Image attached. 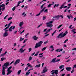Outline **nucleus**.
Masks as SVG:
<instances>
[{
	"mask_svg": "<svg viewBox=\"0 0 76 76\" xmlns=\"http://www.w3.org/2000/svg\"><path fill=\"white\" fill-rule=\"evenodd\" d=\"M63 26V24H61L58 27H57V29H59L60 28H61V26Z\"/></svg>",
	"mask_w": 76,
	"mask_h": 76,
	"instance_id": "nucleus-31",
	"label": "nucleus"
},
{
	"mask_svg": "<svg viewBox=\"0 0 76 76\" xmlns=\"http://www.w3.org/2000/svg\"><path fill=\"white\" fill-rule=\"evenodd\" d=\"M12 28H13V26H12L9 29V31L10 32H12Z\"/></svg>",
	"mask_w": 76,
	"mask_h": 76,
	"instance_id": "nucleus-17",
	"label": "nucleus"
},
{
	"mask_svg": "<svg viewBox=\"0 0 76 76\" xmlns=\"http://www.w3.org/2000/svg\"><path fill=\"white\" fill-rule=\"evenodd\" d=\"M46 19V17L45 16H43V20H45Z\"/></svg>",
	"mask_w": 76,
	"mask_h": 76,
	"instance_id": "nucleus-48",
	"label": "nucleus"
},
{
	"mask_svg": "<svg viewBox=\"0 0 76 76\" xmlns=\"http://www.w3.org/2000/svg\"><path fill=\"white\" fill-rule=\"evenodd\" d=\"M22 50H23V48H21V49H20V50H19L18 52H20V53H22Z\"/></svg>",
	"mask_w": 76,
	"mask_h": 76,
	"instance_id": "nucleus-28",
	"label": "nucleus"
},
{
	"mask_svg": "<svg viewBox=\"0 0 76 76\" xmlns=\"http://www.w3.org/2000/svg\"><path fill=\"white\" fill-rule=\"evenodd\" d=\"M47 30V28H46L45 29H44L43 31L44 32H45V31H46Z\"/></svg>",
	"mask_w": 76,
	"mask_h": 76,
	"instance_id": "nucleus-64",
	"label": "nucleus"
},
{
	"mask_svg": "<svg viewBox=\"0 0 76 76\" xmlns=\"http://www.w3.org/2000/svg\"><path fill=\"white\" fill-rule=\"evenodd\" d=\"M63 34V32H62L60 33L58 36H57L56 38H63V37H65V36L68 34V32L66 31V32L64 33Z\"/></svg>",
	"mask_w": 76,
	"mask_h": 76,
	"instance_id": "nucleus-1",
	"label": "nucleus"
},
{
	"mask_svg": "<svg viewBox=\"0 0 76 76\" xmlns=\"http://www.w3.org/2000/svg\"><path fill=\"white\" fill-rule=\"evenodd\" d=\"M66 4V2H64V3L62 4L61 5L60 7H59L60 9H66V8L67 7V6H64V5Z\"/></svg>",
	"mask_w": 76,
	"mask_h": 76,
	"instance_id": "nucleus-3",
	"label": "nucleus"
},
{
	"mask_svg": "<svg viewBox=\"0 0 76 76\" xmlns=\"http://www.w3.org/2000/svg\"><path fill=\"white\" fill-rule=\"evenodd\" d=\"M9 34V33L7 32H5L3 34V37H7V36H8V35Z\"/></svg>",
	"mask_w": 76,
	"mask_h": 76,
	"instance_id": "nucleus-13",
	"label": "nucleus"
},
{
	"mask_svg": "<svg viewBox=\"0 0 76 76\" xmlns=\"http://www.w3.org/2000/svg\"><path fill=\"white\" fill-rule=\"evenodd\" d=\"M8 28H9L8 27H6V28H5L4 29V31L6 30V29H8Z\"/></svg>",
	"mask_w": 76,
	"mask_h": 76,
	"instance_id": "nucleus-57",
	"label": "nucleus"
},
{
	"mask_svg": "<svg viewBox=\"0 0 76 76\" xmlns=\"http://www.w3.org/2000/svg\"><path fill=\"white\" fill-rule=\"evenodd\" d=\"M33 39H34V40L35 41H37L38 39V37H37V36H34L33 37H32Z\"/></svg>",
	"mask_w": 76,
	"mask_h": 76,
	"instance_id": "nucleus-11",
	"label": "nucleus"
},
{
	"mask_svg": "<svg viewBox=\"0 0 76 76\" xmlns=\"http://www.w3.org/2000/svg\"><path fill=\"white\" fill-rule=\"evenodd\" d=\"M75 31H76V29H75V28L74 29L72 30V31L73 32H75Z\"/></svg>",
	"mask_w": 76,
	"mask_h": 76,
	"instance_id": "nucleus-56",
	"label": "nucleus"
},
{
	"mask_svg": "<svg viewBox=\"0 0 76 76\" xmlns=\"http://www.w3.org/2000/svg\"><path fill=\"white\" fill-rule=\"evenodd\" d=\"M46 48H47V47H45L44 48L42 49V51H44V50H45L46 49Z\"/></svg>",
	"mask_w": 76,
	"mask_h": 76,
	"instance_id": "nucleus-30",
	"label": "nucleus"
},
{
	"mask_svg": "<svg viewBox=\"0 0 76 76\" xmlns=\"http://www.w3.org/2000/svg\"><path fill=\"white\" fill-rule=\"evenodd\" d=\"M46 8V7H44L41 10H40L39 12V13H42V12H43V11H44V10H45V8Z\"/></svg>",
	"mask_w": 76,
	"mask_h": 76,
	"instance_id": "nucleus-18",
	"label": "nucleus"
},
{
	"mask_svg": "<svg viewBox=\"0 0 76 76\" xmlns=\"http://www.w3.org/2000/svg\"><path fill=\"white\" fill-rule=\"evenodd\" d=\"M76 68V64L74 65L73 66V68Z\"/></svg>",
	"mask_w": 76,
	"mask_h": 76,
	"instance_id": "nucleus-60",
	"label": "nucleus"
},
{
	"mask_svg": "<svg viewBox=\"0 0 76 76\" xmlns=\"http://www.w3.org/2000/svg\"><path fill=\"white\" fill-rule=\"evenodd\" d=\"M53 21H50L46 23V25H47V27H49L50 28H52L53 26L52 24H49L51 23H53Z\"/></svg>",
	"mask_w": 76,
	"mask_h": 76,
	"instance_id": "nucleus-5",
	"label": "nucleus"
},
{
	"mask_svg": "<svg viewBox=\"0 0 76 76\" xmlns=\"http://www.w3.org/2000/svg\"><path fill=\"white\" fill-rule=\"evenodd\" d=\"M24 38H23L22 37H21L20 38V41H23V39H24Z\"/></svg>",
	"mask_w": 76,
	"mask_h": 76,
	"instance_id": "nucleus-26",
	"label": "nucleus"
},
{
	"mask_svg": "<svg viewBox=\"0 0 76 76\" xmlns=\"http://www.w3.org/2000/svg\"><path fill=\"white\" fill-rule=\"evenodd\" d=\"M0 7H1H1H5V5L4 4H3L2 5H0Z\"/></svg>",
	"mask_w": 76,
	"mask_h": 76,
	"instance_id": "nucleus-22",
	"label": "nucleus"
},
{
	"mask_svg": "<svg viewBox=\"0 0 76 76\" xmlns=\"http://www.w3.org/2000/svg\"><path fill=\"white\" fill-rule=\"evenodd\" d=\"M24 24V23H23V22L22 21L20 22L19 24V26H20V27H22V25Z\"/></svg>",
	"mask_w": 76,
	"mask_h": 76,
	"instance_id": "nucleus-14",
	"label": "nucleus"
},
{
	"mask_svg": "<svg viewBox=\"0 0 76 76\" xmlns=\"http://www.w3.org/2000/svg\"><path fill=\"white\" fill-rule=\"evenodd\" d=\"M32 59V57H31V56H30L29 59V61H30V60H31Z\"/></svg>",
	"mask_w": 76,
	"mask_h": 76,
	"instance_id": "nucleus-32",
	"label": "nucleus"
},
{
	"mask_svg": "<svg viewBox=\"0 0 76 76\" xmlns=\"http://www.w3.org/2000/svg\"><path fill=\"white\" fill-rule=\"evenodd\" d=\"M40 66H41V64H39L35 66V67H40Z\"/></svg>",
	"mask_w": 76,
	"mask_h": 76,
	"instance_id": "nucleus-24",
	"label": "nucleus"
},
{
	"mask_svg": "<svg viewBox=\"0 0 76 76\" xmlns=\"http://www.w3.org/2000/svg\"><path fill=\"white\" fill-rule=\"evenodd\" d=\"M48 41H46L44 43V44H47V43H48Z\"/></svg>",
	"mask_w": 76,
	"mask_h": 76,
	"instance_id": "nucleus-45",
	"label": "nucleus"
},
{
	"mask_svg": "<svg viewBox=\"0 0 76 76\" xmlns=\"http://www.w3.org/2000/svg\"><path fill=\"white\" fill-rule=\"evenodd\" d=\"M21 1H19L18 2V4L17 6V7H18V6H19V4H20L21 3Z\"/></svg>",
	"mask_w": 76,
	"mask_h": 76,
	"instance_id": "nucleus-23",
	"label": "nucleus"
},
{
	"mask_svg": "<svg viewBox=\"0 0 76 76\" xmlns=\"http://www.w3.org/2000/svg\"><path fill=\"white\" fill-rule=\"evenodd\" d=\"M7 16H8V15H6L4 18V19H6V18H7Z\"/></svg>",
	"mask_w": 76,
	"mask_h": 76,
	"instance_id": "nucleus-58",
	"label": "nucleus"
},
{
	"mask_svg": "<svg viewBox=\"0 0 76 76\" xmlns=\"http://www.w3.org/2000/svg\"><path fill=\"white\" fill-rule=\"evenodd\" d=\"M40 15H41V13H39L38 14L36 15V16H39Z\"/></svg>",
	"mask_w": 76,
	"mask_h": 76,
	"instance_id": "nucleus-46",
	"label": "nucleus"
},
{
	"mask_svg": "<svg viewBox=\"0 0 76 76\" xmlns=\"http://www.w3.org/2000/svg\"><path fill=\"white\" fill-rule=\"evenodd\" d=\"M69 17H70V18H73V16H72V15L71 14H70L69 15Z\"/></svg>",
	"mask_w": 76,
	"mask_h": 76,
	"instance_id": "nucleus-62",
	"label": "nucleus"
},
{
	"mask_svg": "<svg viewBox=\"0 0 76 76\" xmlns=\"http://www.w3.org/2000/svg\"><path fill=\"white\" fill-rule=\"evenodd\" d=\"M5 70H6L5 68H2V75H6Z\"/></svg>",
	"mask_w": 76,
	"mask_h": 76,
	"instance_id": "nucleus-9",
	"label": "nucleus"
},
{
	"mask_svg": "<svg viewBox=\"0 0 76 76\" xmlns=\"http://www.w3.org/2000/svg\"><path fill=\"white\" fill-rule=\"evenodd\" d=\"M42 24L43 23H42L41 24H40V25H39L37 27V28H39V27H40L41 26H42Z\"/></svg>",
	"mask_w": 76,
	"mask_h": 76,
	"instance_id": "nucleus-37",
	"label": "nucleus"
},
{
	"mask_svg": "<svg viewBox=\"0 0 76 76\" xmlns=\"http://www.w3.org/2000/svg\"><path fill=\"white\" fill-rule=\"evenodd\" d=\"M5 8H6V7H4L3 8H2L1 10L2 11H3V10H5Z\"/></svg>",
	"mask_w": 76,
	"mask_h": 76,
	"instance_id": "nucleus-40",
	"label": "nucleus"
},
{
	"mask_svg": "<svg viewBox=\"0 0 76 76\" xmlns=\"http://www.w3.org/2000/svg\"><path fill=\"white\" fill-rule=\"evenodd\" d=\"M54 45H51L50 47V48H54Z\"/></svg>",
	"mask_w": 76,
	"mask_h": 76,
	"instance_id": "nucleus-42",
	"label": "nucleus"
},
{
	"mask_svg": "<svg viewBox=\"0 0 76 76\" xmlns=\"http://www.w3.org/2000/svg\"><path fill=\"white\" fill-rule=\"evenodd\" d=\"M12 68V66H10L9 67V68H8V69L7 70V75H10V73L12 72V71L10 70Z\"/></svg>",
	"mask_w": 76,
	"mask_h": 76,
	"instance_id": "nucleus-4",
	"label": "nucleus"
},
{
	"mask_svg": "<svg viewBox=\"0 0 76 76\" xmlns=\"http://www.w3.org/2000/svg\"><path fill=\"white\" fill-rule=\"evenodd\" d=\"M67 41H68V39H66L64 42V44H65V43H66Z\"/></svg>",
	"mask_w": 76,
	"mask_h": 76,
	"instance_id": "nucleus-34",
	"label": "nucleus"
},
{
	"mask_svg": "<svg viewBox=\"0 0 76 76\" xmlns=\"http://www.w3.org/2000/svg\"><path fill=\"white\" fill-rule=\"evenodd\" d=\"M45 3H44V4H43L41 7V9H42V8H43V6H44V5H45Z\"/></svg>",
	"mask_w": 76,
	"mask_h": 76,
	"instance_id": "nucleus-39",
	"label": "nucleus"
},
{
	"mask_svg": "<svg viewBox=\"0 0 76 76\" xmlns=\"http://www.w3.org/2000/svg\"><path fill=\"white\" fill-rule=\"evenodd\" d=\"M42 43H43V42H42V41H40L38 43H37L36 44L35 48H38V47H39L41 46Z\"/></svg>",
	"mask_w": 76,
	"mask_h": 76,
	"instance_id": "nucleus-2",
	"label": "nucleus"
},
{
	"mask_svg": "<svg viewBox=\"0 0 76 76\" xmlns=\"http://www.w3.org/2000/svg\"><path fill=\"white\" fill-rule=\"evenodd\" d=\"M31 50H32V48H30L29 49L28 52H30Z\"/></svg>",
	"mask_w": 76,
	"mask_h": 76,
	"instance_id": "nucleus-44",
	"label": "nucleus"
},
{
	"mask_svg": "<svg viewBox=\"0 0 76 76\" xmlns=\"http://www.w3.org/2000/svg\"><path fill=\"white\" fill-rule=\"evenodd\" d=\"M57 59V58H55L52 59V61H50L51 63H56V60Z\"/></svg>",
	"mask_w": 76,
	"mask_h": 76,
	"instance_id": "nucleus-12",
	"label": "nucleus"
},
{
	"mask_svg": "<svg viewBox=\"0 0 76 76\" xmlns=\"http://www.w3.org/2000/svg\"><path fill=\"white\" fill-rule=\"evenodd\" d=\"M47 70H48L47 69V67H45L43 70V72H42V73H45V72H47Z\"/></svg>",
	"mask_w": 76,
	"mask_h": 76,
	"instance_id": "nucleus-8",
	"label": "nucleus"
},
{
	"mask_svg": "<svg viewBox=\"0 0 76 76\" xmlns=\"http://www.w3.org/2000/svg\"><path fill=\"white\" fill-rule=\"evenodd\" d=\"M6 59V58H5L4 57H3L1 58V61H3L5 59Z\"/></svg>",
	"mask_w": 76,
	"mask_h": 76,
	"instance_id": "nucleus-25",
	"label": "nucleus"
},
{
	"mask_svg": "<svg viewBox=\"0 0 76 76\" xmlns=\"http://www.w3.org/2000/svg\"><path fill=\"white\" fill-rule=\"evenodd\" d=\"M53 18H56V19L57 20L59 19V18H60V15H58L57 16H55V17H53Z\"/></svg>",
	"mask_w": 76,
	"mask_h": 76,
	"instance_id": "nucleus-15",
	"label": "nucleus"
},
{
	"mask_svg": "<svg viewBox=\"0 0 76 76\" xmlns=\"http://www.w3.org/2000/svg\"><path fill=\"white\" fill-rule=\"evenodd\" d=\"M64 67V65H62L59 66V69H63Z\"/></svg>",
	"mask_w": 76,
	"mask_h": 76,
	"instance_id": "nucleus-21",
	"label": "nucleus"
},
{
	"mask_svg": "<svg viewBox=\"0 0 76 76\" xmlns=\"http://www.w3.org/2000/svg\"><path fill=\"white\" fill-rule=\"evenodd\" d=\"M16 28V26H13V27L12 28V29H13V30L14 29H15V28Z\"/></svg>",
	"mask_w": 76,
	"mask_h": 76,
	"instance_id": "nucleus-49",
	"label": "nucleus"
},
{
	"mask_svg": "<svg viewBox=\"0 0 76 76\" xmlns=\"http://www.w3.org/2000/svg\"><path fill=\"white\" fill-rule=\"evenodd\" d=\"M51 6V4H49L48 6V7H50Z\"/></svg>",
	"mask_w": 76,
	"mask_h": 76,
	"instance_id": "nucleus-38",
	"label": "nucleus"
},
{
	"mask_svg": "<svg viewBox=\"0 0 76 76\" xmlns=\"http://www.w3.org/2000/svg\"><path fill=\"white\" fill-rule=\"evenodd\" d=\"M28 40V39H26L24 41V42H23V44H24V43H25L26 41Z\"/></svg>",
	"mask_w": 76,
	"mask_h": 76,
	"instance_id": "nucleus-35",
	"label": "nucleus"
},
{
	"mask_svg": "<svg viewBox=\"0 0 76 76\" xmlns=\"http://www.w3.org/2000/svg\"><path fill=\"white\" fill-rule=\"evenodd\" d=\"M38 54L36 53L34 55V56H38Z\"/></svg>",
	"mask_w": 76,
	"mask_h": 76,
	"instance_id": "nucleus-63",
	"label": "nucleus"
},
{
	"mask_svg": "<svg viewBox=\"0 0 76 76\" xmlns=\"http://www.w3.org/2000/svg\"><path fill=\"white\" fill-rule=\"evenodd\" d=\"M24 31H25V30H23L20 33V34H22V33L24 32Z\"/></svg>",
	"mask_w": 76,
	"mask_h": 76,
	"instance_id": "nucleus-54",
	"label": "nucleus"
},
{
	"mask_svg": "<svg viewBox=\"0 0 76 76\" xmlns=\"http://www.w3.org/2000/svg\"><path fill=\"white\" fill-rule=\"evenodd\" d=\"M15 61H12L11 63L10 64V65L11 64H12V63H13V62H14Z\"/></svg>",
	"mask_w": 76,
	"mask_h": 76,
	"instance_id": "nucleus-55",
	"label": "nucleus"
},
{
	"mask_svg": "<svg viewBox=\"0 0 76 76\" xmlns=\"http://www.w3.org/2000/svg\"><path fill=\"white\" fill-rule=\"evenodd\" d=\"M68 6H69V7H70V6H71V4H68Z\"/></svg>",
	"mask_w": 76,
	"mask_h": 76,
	"instance_id": "nucleus-61",
	"label": "nucleus"
},
{
	"mask_svg": "<svg viewBox=\"0 0 76 76\" xmlns=\"http://www.w3.org/2000/svg\"><path fill=\"white\" fill-rule=\"evenodd\" d=\"M60 50V49H58L57 50H56V51L57 52H60V51H63V49H60V50Z\"/></svg>",
	"mask_w": 76,
	"mask_h": 76,
	"instance_id": "nucleus-20",
	"label": "nucleus"
},
{
	"mask_svg": "<svg viewBox=\"0 0 76 76\" xmlns=\"http://www.w3.org/2000/svg\"><path fill=\"white\" fill-rule=\"evenodd\" d=\"M71 69V67H67L66 68V70H67V71H70Z\"/></svg>",
	"mask_w": 76,
	"mask_h": 76,
	"instance_id": "nucleus-16",
	"label": "nucleus"
},
{
	"mask_svg": "<svg viewBox=\"0 0 76 76\" xmlns=\"http://www.w3.org/2000/svg\"><path fill=\"white\" fill-rule=\"evenodd\" d=\"M58 6H59V4H55V5L54 6L53 8H55L56 7H58Z\"/></svg>",
	"mask_w": 76,
	"mask_h": 76,
	"instance_id": "nucleus-19",
	"label": "nucleus"
},
{
	"mask_svg": "<svg viewBox=\"0 0 76 76\" xmlns=\"http://www.w3.org/2000/svg\"><path fill=\"white\" fill-rule=\"evenodd\" d=\"M53 30V28H51L48 30L47 31V32H50V31H51V30Z\"/></svg>",
	"mask_w": 76,
	"mask_h": 76,
	"instance_id": "nucleus-29",
	"label": "nucleus"
},
{
	"mask_svg": "<svg viewBox=\"0 0 76 76\" xmlns=\"http://www.w3.org/2000/svg\"><path fill=\"white\" fill-rule=\"evenodd\" d=\"M54 72L55 73V75H58V70H53L51 71V73H52V72Z\"/></svg>",
	"mask_w": 76,
	"mask_h": 76,
	"instance_id": "nucleus-10",
	"label": "nucleus"
},
{
	"mask_svg": "<svg viewBox=\"0 0 76 76\" xmlns=\"http://www.w3.org/2000/svg\"><path fill=\"white\" fill-rule=\"evenodd\" d=\"M22 71V70H19L18 72V75H20V73H21V71Z\"/></svg>",
	"mask_w": 76,
	"mask_h": 76,
	"instance_id": "nucleus-27",
	"label": "nucleus"
},
{
	"mask_svg": "<svg viewBox=\"0 0 76 76\" xmlns=\"http://www.w3.org/2000/svg\"><path fill=\"white\" fill-rule=\"evenodd\" d=\"M60 61V59H57L56 61V62H58V61Z\"/></svg>",
	"mask_w": 76,
	"mask_h": 76,
	"instance_id": "nucleus-43",
	"label": "nucleus"
},
{
	"mask_svg": "<svg viewBox=\"0 0 76 76\" xmlns=\"http://www.w3.org/2000/svg\"><path fill=\"white\" fill-rule=\"evenodd\" d=\"M63 70H64V68L61 70L60 72H62V71H63Z\"/></svg>",
	"mask_w": 76,
	"mask_h": 76,
	"instance_id": "nucleus-51",
	"label": "nucleus"
},
{
	"mask_svg": "<svg viewBox=\"0 0 76 76\" xmlns=\"http://www.w3.org/2000/svg\"><path fill=\"white\" fill-rule=\"evenodd\" d=\"M20 59H18L15 61V62L14 64V65L15 66H16L17 64H18V63H19L20 62Z\"/></svg>",
	"mask_w": 76,
	"mask_h": 76,
	"instance_id": "nucleus-7",
	"label": "nucleus"
},
{
	"mask_svg": "<svg viewBox=\"0 0 76 76\" xmlns=\"http://www.w3.org/2000/svg\"><path fill=\"white\" fill-rule=\"evenodd\" d=\"M28 73H29V72H26V76H28V75H29Z\"/></svg>",
	"mask_w": 76,
	"mask_h": 76,
	"instance_id": "nucleus-47",
	"label": "nucleus"
},
{
	"mask_svg": "<svg viewBox=\"0 0 76 76\" xmlns=\"http://www.w3.org/2000/svg\"><path fill=\"white\" fill-rule=\"evenodd\" d=\"M35 54V52H34L33 53H32V54H31V56H34V54Z\"/></svg>",
	"mask_w": 76,
	"mask_h": 76,
	"instance_id": "nucleus-53",
	"label": "nucleus"
},
{
	"mask_svg": "<svg viewBox=\"0 0 76 76\" xmlns=\"http://www.w3.org/2000/svg\"><path fill=\"white\" fill-rule=\"evenodd\" d=\"M9 66V62H7L4 64V65L2 66V68H5L6 69Z\"/></svg>",
	"mask_w": 76,
	"mask_h": 76,
	"instance_id": "nucleus-6",
	"label": "nucleus"
},
{
	"mask_svg": "<svg viewBox=\"0 0 76 76\" xmlns=\"http://www.w3.org/2000/svg\"><path fill=\"white\" fill-rule=\"evenodd\" d=\"M15 10H16V7H14L12 9V10L13 11H15Z\"/></svg>",
	"mask_w": 76,
	"mask_h": 76,
	"instance_id": "nucleus-33",
	"label": "nucleus"
},
{
	"mask_svg": "<svg viewBox=\"0 0 76 76\" xmlns=\"http://www.w3.org/2000/svg\"><path fill=\"white\" fill-rule=\"evenodd\" d=\"M2 50H3V48H1V49H0V53H1Z\"/></svg>",
	"mask_w": 76,
	"mask_h": 76,
	"instance_id": "nucleus-59",
	"label": "nucleus"
},
{
	"mask_svg": "<svg viewBox=\"0 0 76 76\" xmlns=\"http://www.w3.org/2000/svg\"><path fill=\"white\" fill-rule=\"evenodd\" d=\"M12 19V17H10V18H8V20H11V19Z\"/></svg>",
	"mask_w": 76,
	"mask_h": 76,
	"instance_id": "nucleus-36",
	"label": "nucleus"
},
{
	"mask_svg": "<svg viewBox=\"0 0 76 76\" xmlns=\"http://www.w3.org/2000/svg\"><path fill=\"white\" fill-rule=\"evenodd\" d=\"M73 72H74V69H72V70L71 72V73H73Z\"/></svg>",
	"mask_w": 76,
	"mask_h": 76,
	"instance_id": "nucleus-50",
	"label": "nucleus"
},
{
	"mask_svg": "<svg viewBox=\"0 0 76 76\" xmlns=\"http://www.w3.org/2000/svg\"><path fill=\"white\" fill-rule=\"evenodd\" d=\"M44 12H48V9H46L44 11Z\"/></svg>",
	"mask_w": 76,
	"mask_h": 76,
	"instance_id": "nucleus-41",
	"label": "nucleus"
},
{
	"mask_svg": "<svg viewBox=\"0 0 76 76\" xmlns=\"http://www.w3.org/2000/svg\"><path fill=\"white\" fill-rule=\"evenodd\" d=\"M36 61H37V63H39V62L38 61V59H37Z\"/></svg>",
	"mask_w": 76,
	"mask_h": 76,
	"instance_id": "nucleus-52",
	"label": "nucleus"
}]
</instances>
